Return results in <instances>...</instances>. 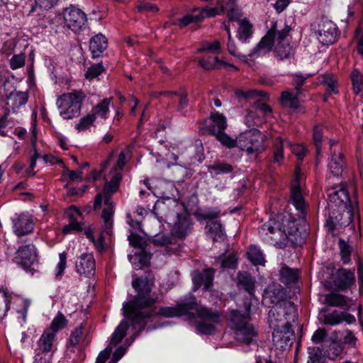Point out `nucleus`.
Wrapping results in <instances>:
<instances>
[{"label": "nucleus", "mask_w": 363, "mask_h": 363, "mask_svg": "<svg viewBox=\"0 0 363 363\" xmlns=\"http://www.w3.org/2000/svg\"><path fill=\"white\" fill-rule=\"evenodd\" d=\"M132 286L138 292L135 299L126 304L125 315L140 330L145 328V319L152 316L155 311L151 307L156 303L157 297L150 296L151 284L147 278L139 277L132 281Z\"/></svg>", "instance_id": "nucleus-1"}, {"label": "nucleus", "mask_w": 363, "mask_h": 363, "mask_svg": "<svg viewBox=\"0 0 363 363\" xmlns=\"http://www.w3.org/2000/svg\"><path fill=\"white\" fill-rule=\"evenodd\" d=\"M277 23H272L271 28L260 42L250 53V57L259 56L268 52L276 43L275 53L279 60L289 58L294 54V50L289 43L290 26H285L277 30Z\"/></svg>", "instance_id": "nucleus-2"}, {"label": "nucleus", "mask_w": 363, "mask_h": 363, "mask_svg": "<svg viewBox=\"0 0 363 363\" xmlns=\"http://www.w3.org/2000/svg\"><path fill=\"white\" fill-rule=\"evenodd\" d=\"M121 179V172H115L110 181L104 184L102 191L97 194L94 199L93 208L95 211L100 210L102 206H104L101 218L107 232L112 228L113 216L115 211V203L112 201V196L118 191Z\"/></svg>", "instance_id": "nucleus-3"}, {"label": "nucleus", "mask_w": 363, "mask_h": 363, "mask_svg": "<svg viewBox=\"0 0 363 363\" xmlns=\"http://www.w3.org/2000/svg\"><path fill=\"white\" fill-rule=\"evenodd\" d=\"M279 223L275 220H270L258 228V232L262 238L267 242L274 243L281 247L289 242L296 244L298 230L295 227L294 221H289V230L286 231L279 228Z\"/></svg>", "instance_id": "nucleus-4"}, {"label": "nucleus", "mask_w": 363, "mask_h": 363, "mask_svg": "<svg viewBox=\"0 0 363 363\" xmlns=\"http://www.w3.org/2000/svg\"><path fill=\"white\" fill-rule=\"evenodd\" d=\"M250 306L245 314L237 310H232L228 315L230 328L235 333V338L240 343L250 345L257 337L258 331L254 325L250 324Z\"/></svg>", "instance_id": "nucleus-5"}, {"label": "nucleus", "mask_w": 363, "mask_h": 363, "mask_svg": "<svg viewBox=\"0 0 363 363\" xmlns=\"http://www.w3.org/2000/svg\"><path fill=\"white\" fill-rule=\"evenodd\" d=\"M297 318L294 304L289 300H284L270 309L268 322L270 328L286 327L294 323Z\"/></svg>", "instance_id": "nucleus-6"}, {"label": "nucleus", "mask_w": 363, "mask_h": 363, "mask_svg": "<svg viewBox=\"0 0 363 363\" xmlns=\"http://www.w3.org/2000/svg\"><path fill=\"white\" fill-rule=\"evenodd\" d=\"M85 97L86 95L82 90H74L59 96L56 105L60 111V116L67 120L79 116Z\"/></svg>", "instance_id": "nucleus-7"}, {"label": "nucleus", "mask_w": 363, "mask_h": 363, "mask_svg": "<svg viewBox=\"0 0 363 363\" xmlns=\"http://www.w3.org/2000/svg\"><path fill=\"white\" fill-rule=\"evenodd\" d=\"M196 315L192 316L194 319L196 330L203 334L211 335L216 330V325L220 323L221 313L217 311L206 306L199 308V305L195 309ZM192 313H191V315ZM190 318H191L189 317Z\"/></svg>", "instance_id": "nucleus-8"}, {"label": "nucleus", "mask_w": 363, "mask_h": 363, "mask_svg": "<svg viewBox=\"0 0 363 363\" xmlns=\"http://www.w3.org/2000/svg\"><path fill=\"white\" fill-rule=\"evenodd\" d=\"M265 136L257 128H250L238 135V147L247 155L257 157L266 150Z\"/></svg>", "instance_id": "nucleus-9"}, {"label": "nucleus", "mask_w": 363, "mask_h": 363, "mask_svg": "<svg viewBox=\"0 0 363 363\" xmlns=\"http://www.w3.org/2000/svg\"><path fill=\"white\" fill-rule=\"evenodd\" d=\"M13 262L26 272L33 274L38 263V252L33 242L18 246L13 257Z\"/></svg>", "instance_id": "nucleus-10"}, {"label": "nucleus", "mask_w": 363, "mask_h": 363, "mask_svg": "<svg viewBox=\"0 0 363 363\" xmlns=\"http://www.w3.org/2000/svg\"><path fill=\"white\" fill-rule=\"evenodd\" d=\"M197 306L196 297L189 294L181 299L174 306L162 307L158 310L157 314L163 318H174L182 315L191 317V311Z\"/></svg>", "instance_id": "nucleus-11"}, {"label": "nucleus", "mask_w": 363, "mask_h": 363, "mask_svg": "<svg viewBox=\"0 0 363 363\" xmlns=\"http://www.w3.org/2000/svg\"><path fill=\"white\" fill-rule=\"evenodd\" d=\"M63 18L67 26L74 33L81 31L87 21L85 13L72 6L65 9Z\"/></svg>", "instance_id": "nucleus-12"}, {"label": "nucleus", "mask_w": 363, "mask_h": 363, "mask_svg": "<svg viewBox=\"0 0 363 363\" xmlns=\"http://www.w3.org/2000/svg\"><path fill=\"white\" fill-rule=\"evenodd\" d=\"M301 170L296 167L291 185V202L303 216L306 215V203L303 199L299 182Z\"/></svg>", "instance_id": "nucleus-13"}, {"label": "nucleus", "mask_w": 363, "mask_h": 363, "mask_svg": "<svg viewBox=\"0 0 363 363\" xmlns=\"http://www.w3.org/2000/svg\"><path fill=\"white\" fill-rule=\"evenodd\" d=\"M318 41L323 45H328L335 43L337 36V27L330 20H323L318 24L315 32Z\"/></svg>", "instance_id": "nucleus-14"}, {"label": "nucleus", "mask_w": 363, "mask_h": 363, "mask_svg": "<svg viewBox=\"0 0 363 363\" xmlns=\"http://www.w3.org/2000/svg\"><path fill=\"white\" fill-rule=\"evenodd\" d=\"M272 332V341L274 346L279 350H285L291 343L294 333L291 329V325L286 327L271 328Z\"/></svg>", "instance_id": "nucleus-15"}, {"label": "nucleus", "mask_w": 363, "mask_h": 363, "mask_svg": "<svg viewBox=\"0 0 363 363\" xmlns=\"http://www.w3.org/2000/svg\"><path fill=\"white\" fill-rule=\"evenodd\" d=\"M28 100V93L14 90L6 96V111L8 113H16L24 106Z\"/></svg>", "instance_id": "nucleus-16"}, {"label": "nucleus", "mask_w": 363, "mask_h": 363, "mask_svg": "<svg viewBox=\"0 0 363 363\" xmlns=\"http://www.w3.org/2000/svg\"><path fill=\"white\" fill-rule=\"evenodd\" d=\"M33 230V219L31 216L28 213H21L13 220V230L18 237L31 233Z\"/></svg>", "instance_id": "nucleus-17"}, {"label": "nucleus", "mask_w": 363, "mask_h": 363, "mask_svg": "<svg viewBox=\"0 0 363 363\" xmlns=\"http://www.w3.org/2000/svg\"><path fill=\"white\" fill-rule=\"evenodd\" d=\"M76 270L84 276L94 274L95 272V259L94 255L91 253H83L76 262Z\"/></svg>", "instance_id": "nucleus-18"}, {"label": "nucleus", "mask_w": 363, "mask_h": 363, "mask_svg": "<svg viewBox=\"0 0 363 363\" xmlns=\"http://www.w3.org/2000/svg\"><path fill=\"white\" fill-rule=\"evenodd\" d=\"M215 270L208 268L200 272L196 271L193 274L192 281L194 285V290H197L203 285L205 290H208L212 285Z\"/></svg>", "instance_id": "nucleus-19"}, {"label": "nucleus", "mask_w": 363, "mask_h": 363, "mask_svg": "<svg viewBox=\"0 0 363 363\" xmlns=\"http://www.w3.org/2000/svg\"><path fill=\"white\" fill-rule=\"evenodd\" d=\"M344 321L347 323H352L355 321V318L351 314L336 310L325 314L323 317V323L325 325H337Z\"/></svg>", "instance_id": "nucleus-20"}, {"label": "nucleus", "mask_w": 363, "mask_h": 363, "mask_svg": "<svg viewBox=\"0 0 363 363\" xmlns=\"http://www.w3.org/2000/svg\"><path fill=\"white\" fill-rule=\"evenodd\" d=\"M211 123L208 125V131L211 134H217L225 131L227 128V120L223 113L218 112L212 113L209 117Z\"/></svg>", "instance_id": "nucleus-21"}, {"label": "nucleus", "mask_w": 363, "mask_h": 363, "mask_svg": "<svg viewBox=\"0 0 363 363\" xmlns=\"http://www.w3.org/2000/svg\"><path fill=\"white\" fill-rule=\"evenodd\" d=\"M354 283V274L353 272L340 269L337 272L335 285L340 290H346Z\"/></svg>", "instance_id": "nucleus-22"}, {"label": "nucleus", "mask_w": 363, "mask_h": 363, "mask_svg": "<svg viewBox=\"0 0 363 363\" xmlns=\"http://www.w3.org/2000/svg\"><path fill=\"white\" fill-rule=\"evenodd\" d=\"M284 293L283 291V289L280 285L273 284L269 286L264 292L263 299L265 301H269L271 303H274L275 305L282 302V301L285 300L283 298Z\"/></svg>", "instance_id": "nucleus-23"}, {"label": "nucleus", "mask_w": 363, "mask_h": 363, "mask_svg": "<svg viewBox=\"0 0 363 363\" xmlns=\"http://www.w3.org/2000/svg\"><path fill=\"white\" fill-rule=\"evenodd\" d=\"M191 225L192 223L189 218L179 216L174 225L172 233L179 238H183L191 231Z\"/></svg>", "instance_id": "nucleus-24"}, {"label": "nucleus", "mask_w": 363, "mask_h": 363, "mask_svg": "<svg viewBox=\"0 0 363 363\" xmlns=\"http://www.w3.org/2000/svg\"><path fill=\"white\" fill-rule=\"evenodd\" d=\"M146 209L143 207H138L133 213L127 214V223L133 229L143 232L141 228V223L146 215Z\"/></svg>", "instance_id": "nucleus-25"}, {"label": "nucleus", "mask_w": 363, "mask_h": 363, "mask_svg": "<svg viewBox=\"0 0 363 363\" xmlns=\"http://www.w3.org/2000/svg\"><path fill=\"white\" fill-rule=\"evenodd\" d=\"M328 166L330 172L334 176L338 177L340 175L345 167L343 155L338 151L336 153V150L335 149Z\"/></svg>", "instance_id": "nucleus-26"}, {"label": "nucleus", "mask_w": 363, "mask_h": 363, "mask_svg": "<svg viewBox=\"0 0 363 363\" xmlns=\"http://www.w3.org/2000/svg\"><path fill=\"white\" fill-rule=\"evenodd\" d=\"M107 40L102 34L94 36L89 43V49L94 57H99L107 48Z\"/></svg>", "instance_id": "nucleus-27"}, {"label": "nucleus", "mask_w": 363, "mask_h": 363, "mask_svg": "<svg viewBox=\"0 0 363 363\" xmlns=\"http://www.w3.org/2000/svg\"><path fill=\"white\" fill-rule=\"evenodd\" d=\"M55 340L56 335L45 329L37 342L36 349L51 352Z\"/></svg>", "instance_id": "nucleus-28"}, {"label": "nucleus", "mask_w": 363, "mask_h": 363, "mask_svg": "<svg viewBox=\"0 0 363 363\" xmlns=\"http://www.w3.org/2000/svg\"><path fill=\"white\" fill-rule=\"evenodd\" d=\"M113 98H106L100 101L96 105H95L91 113L96 116L101 118L102 119H106L110 111V106L112 104Z\"/></svg>", "instance_id": "nucleus-29"}, {"label": "nucleus", "mask_w": 363, "mask_h": 363, "mask_svg": "<svg viewBox=\"0 0 363 363\" xmlns=\"http://www.w3.org/2000/svg\"><path fill=\"white\" fill-rule=\"evenodd\" d=\"M330 201L334 203L336 206H346L350 203V195L347 189L340 188L329 194Z\"/></svg>", "instance_id": "nucleus-30"}, {"label": "nucleus", "mask_w": 363, "mask_h": 363, "mask_svg": "<svg viewBox=\"0 0 363 363\" xmlns=\"http://www.w3.org/2000/svg\"><path fill=\"white\" fill-rule=\"evenodd\" d=\"M234 167L226 162H216L208 167V171L212 178H216L220 174H229L233 172Z\"/></svg>", "instance_id": "nucleus-31"}, {"label": "nucleus", "mask_w": 363, "mask_h": 363, "mask_svg": "<svg viewBox=\"0 0 363 363\" xmlns=\"http://www.w3.org/2000/svg\"><path fill=\"white\" fill-rule=\"evenodd\" d=\"M128 328V321L123 320L112 334L108 346H116L119 344L126 335Z\"/></svg>", "instance_id": "nucleus-32"}, {"label": "nucleus", "mask_w": 363, "mask_h": 363, "mask_svg": "<svg viewBox=\"0 0 363 363\" xmlns=\"http://www.w3.org/2000/svg\"><path fill=\"white\" fill-rule=\"evenodd\" d=\"M324 303L329 306L342 308L347 305V299L344 295L331 292L325 296Z\"/></svg>", "instance_id": "nucleus-33"}, {"label": "nucleus", "mask_w": 363, "mask_h": 363, "mask_svg": "<svg viewBox=\"0 0 363 363\" xmlns=\"http://www.w3.org/2000/svg\"><path fill=\"white\" fill-rule=\"evenodd\" d=\"M204 18L203 14L199 10L194 11L191 13H188L182 18L177 20L173 25L178 26L180 28H183L191 23H197Z\"/></svg>", "instance_id": "nucleus-34"}, {"label": "nucleus", "mask_w": 363, "mask_h": 363, "mask_svg": "<svg viewBox=\"0 0 363 363\" xmlns=\"http://www.w3.org/2000/svg\"><path fill=\"white\" fill-rule=\"evenodd\" d=\"M299 95L300 93H297V94L294 95L291 91H282L280 96V103L285 107L297 109L299 106Z\"/></svg>", "instance_id": "nucleus-35"}, {"label": "nucleus", "mask_w": 363, "mask_h": 363, "mask_svg": "<svg viewBox=\"0 0 363 363\" xmlns=\"http://www.w3.org/2000/svg\"><path fill=\"white\" fill-rule=\"evenodd\" d=\"M67 324V319L62 312H58L56 316L52 320L49 328H46L55 335H57L58 331L65 328Z\"/></svg>", "instance_id": "nucleus-36"}, {"label": "nucleus", "mask_w": 363, "mask_h": 363, "mask_svg": "<svg viewBox=\"0 0 363 363\" xmlns=\"http://www.w3.org/2000/svg\"><path fill=\"white\" fill-rule=\"evenodd\" d=\"M280 280L285 284H293L298 281L299 274L297 269L284 267L279 272Z\"/></svg>", "instance_id": "nucleus-37"}, {"label": "nucleus", "mask_w": 363, "mask_h": 363, "mask_svg": "<svg viewBox=\"0 0 363 363\" xmlns=\"http://www.w3.org/2000/svg\"><path fill=\"white\" fill-rule=\"evenodd\" d=\"M238 283L250 295L253 294L255 291V281L251 275L247 272H239L238 274Z\"/></svg>", "instance_id": "nucleus-38"}, {"label": "nucleus", "mask_w": 363, "mask_h": 363, "mask_svg": "<svg viewBox=\"0 0 363 363\" xmlns=\"http://www.w3.org/2000/svg\"><path fill=\"white\" fill-rule=\"evenodd\" d=\"M36 142H37V135H36V133H33L32 138H31V146H32L34 153L30 157V165L26 171V172L28 177H33L35 175V172L33 170L36 165V160L40 157V154L38 152V150H37Z\"/></svg>", "instance_id": "nucleus-39"}, {"label": "nucleus", "mask_w": 363, "mask_h": 363, "mask_svg": "<svg viewBox=\"0 0 363 363\" xmlns=\"http://www.w3.org/2000/svg\"><path fill=\"white\" fill-rule=\"evenodd\" d=\"M247 255V258L254 265H263L265 262L264 255L260 249L255 245L250 247Z\"/></svg>", "instance_id": "nucleus-40"}, {"label": "nucleus", "mask_w": 363, "mask_h": 363, "mask_svg": "<svg viewBox=\"0 0 363 363\" xmlns=\"http://www.w3.org/2000/svg\"><path fill=\"white\" fill-rule=\"evenodd\" d=\"M252 24L246 19L239 23L238 38L242 42H246L252 35Z\"/></svg>", "instance_id": "nucleus-41"}, {"label": "nucleus", "mask_w": 363, "mask_h": 363, "mask_svg": "<svg viewBox=\"0 0 363 363\" xmlns=\"http://www.w3.org/2000/svg\"><path fill=\"white\" fill-rule=\"evenodd\" d=\"M350 78L354 94L363 95V77L361 72L354 69L351 72Z\"/></svg>", "instance_id": "nucleus-42"}, {"label": "nucleus", "mask_w": 363, "mask_h": 363, "mask_svg": "<svg viewBox=\"0 0 363 363\" xmlns=\"http://www.w3.org/2000/svg\"><path fill=\"white\" fill-rule=\"evenodd\" d=\"M220 49V43L219 40H214L213 42L204 41L201 45L196 51V53H201L203 52H209L213 54L219 52Z\"/></svg>", "instance_id": "nucleus-43"}, {"label": "nucleus", "mask_w": 363, "mask_h": 363, "mask_svg": "<svg viewBox=\"0 0 363 363\" xmlns=\"http://www.w3.org/2000/svg\"><path fill=\"white\" fill-rule=\"evenodd\" d=\"M167 206L164 201H157L152 209V213L160 222L164 221L168 216Z\"/></svg>", "instance_id": "nucleus-44"}, {"label": "nucleus", "mask_w": 363, "mask_h": 363, "mask_svg": "<svg viewBox=\"0 0 363 363\" xmlns=\"http://www.w3.org/2000/svg\"><path fill=\"white\" fill-rule=\"evenodd\" d=\"M285 144V141L281 138H277L274 143V151L273 156V162L274 163L280 164L284 158V146Z\"/></svg>", "instance_id": "nucleus-45"}, {"label": "nucleus", "mask_w": 363, "mask_h": 363, "mask_svg": "<svg viewBox=\"0 0 363 363\" xmlns=\"http://www.w3.org/2000/svg\"><path fill=\"white\" fill-rule=\"evenodd\" d=\"M308 358L307 363H323V355L322 350L318 347H311L308 349Z\"/></svg>", "instance_id": "nucleus-46"}, {"label": "nucleus", "mask_w": 363, "mask_h": 363, "mask_svg": "<svg viewBox=\"0 0 363 363\" xmlns=\"http://www.w3.org/2000/svg\"><path fill=\"white\" fill-rule=\"evenodd\" d=\"M216 139L224 146L228 148H233L235 147H238V136L233 139L227 135L224 131L215 135Z\"/></svg>", "instance_id": "nucleus-47"}, {"label": "nucleus", "mask_w": 363, "mask_h": 363, "mask_svg": "<svg viewBox=\"0 0 363 363\" xmlns=\"http://www.w3.org/2000/svg\"><path fill=\"white\" fill-rule=\"evenodd\" d=\"M224 11H226L227 16L230 21H237L240 16V11L234 1L228 2L224 6Z\"/></svg>", "instance_id": "nucleus-48"}, {"label": "nucleus", "mask_w": 363, "mask_h": 363, "mask_svg": "<svg viewBox=\"0 0 363 363\" xmlns=\"http://www.w3.org/2000/svg\"><path fill=\"white\" fill-rule=\"evenodd\" d=\"M199 64L204 69H214L217 64H224L223 62L219 60L218 57L206 56L199 60Z\"/></svg>", "instance_id": "nucleus-49"}, {"label": "nucleus", "mask_w": 363, "mask_h": 363, "mask_svg": "<svg viewBox=\"0 0 363 363\" xmlns=\"http://www.w3.org/2000/svg\"><path fill=\"white\" fill-rule=\"evenodd\" d=\"M83 333V327L82 325L77 327L72 331L68 340V348L74 349L79 345Z\"/></svg>", "instance_id": "nucleus-50"}, {"label": "nucleus", "mask_w": 363, "mask_h": 363, "mask_svg": "<svg viewBox=\"0 0 363 363\" xmlns=\"http://www.w3.org/2000/svg\"><path fill=\"white\" fill-rule=\"evenodd\" d=\"M339 247L340 250L341 260L343 264H348L350 262L352 252L351 247L342 239H339Z\"/></svg>", "instance_id": "nucleus-51"}, {"label": "nucleus", "mask_w": 363, "mask_h": 363, "mask_svg": "<svg viewBox=\"0 0 363 363\" xmlns=\"http://www.w3.org/2000/svg\"><path fill=\"white\" fill-rule=\"evenodd\" d=\"M236 96L238 97H242L246 99H256L258 97H263L266 99H268L269 96L268 94L262 91H257V90H250L247 91H236Z\"/></svg>", "instance_id": "nucleus-52"}, {"label": "nucleus", "mask_w": 363, "mask_h": 363, "mask_svg": "<svg viewBox=\"0 0 363 363\" xmlns=\"http://www.w3.org/2000/svg\"><path fill=\"white\" fill-rule=\"evenodd\" d=\"M67 267V253L62 252L59 254V262L55 267V277L60 279L64 274Z\"/></svg>", "instance_id": "nucleus-53"}, {"label": "nucleus", "mask_w": 363, "mask_h": 363, "mask_svg": "<svg viewBox=\"0 0 363 363\" xmlns=\"http://www.w3.org/2000/svg\"><path fill=\"white\" fill-rule=\"evenodd\" d=\"M104 71V67L102 64H94L88 68L85 73V77L89 80H92L102 74Z\"/></svg>", "instance_id": "nucleus-54"}, {"label": "nucleus", "mask_w": 363, "mask_h": 363, "mask_svg": "<svg viewBox=\"0 0 363 363\" xmlns=\"http://www.w3.org/2000/svg\"><path fill=\"white\" fill-rule=\"evenodd\" d=\"M35 5L30 8V13L35 11L36 7L38 6L45 10H48L54 7L58 3L59 0H34Z\"/></svg>", "instance_id": "nucleus-55"}, {"label": "nucleus", "mask_w": 363, "mask_h": 363, "mask_svg": "<svg viewBox=\"0 0 363 363\" xmlns=\"http://www.w3.org/2000/svg\"><path fill=\"white\" fill-rule=\"evenodd\" d=\"M95 120L96 118L94 115L90 113L80 119L79 122L76 125V128L79 131L84 130L89 128L94 123Z\"/></svg>", "instance_id": "nucleus-56"}, {"label": "nucleus", "mask_w": 363, "mask_h": 363, "mask_svg": "<svg viewBox=\"0 0 363 363\" xmlns=\"http://www.w3.org/2000/svg\"><path fill=\"white\" fill-rule=\"evenodd\" d=\"M206 228L216 236H220L223 235V228L220 222L217 220H209L206 223Z\"/></svg>", "instance_id": "nucleus-57"}, {"label": "nucleus", "mask_w": 363, "mask_h": 363, "mask_svg": "<svg viewBox=\"0 0 363 363\" xmlns=\"http://www.w3.org/2000/svg\"><path fill=\"white\" fill-rule=\"evenodd\" d=\"M52 357V355L50 352H43L35 349L34 363H50Z\"/></svg>", "instance_id": "nucleus-58"}, {"label": "nucleus", "mask_w": 363, "mask_h": 363, "mask_svg": "<svg viewBox=\"0 0 363 363\" xmlns=\"http://www.w3.org/2000/svg\"><path fill=\"white\" fill-rule=\"evenodd\" d=\"M138 12H152L156 13L159 11V8L156 4L147 1H138L136 6Z\"/></svg>", "instance_id": "nucleus-59"}, {"label": "nucleus", "mask_w": 363, "mask_h": 363, "mask_svg": "<svg viewBox=\"0 0 363 363\" xmlns=\"http://www.w3.org/2000/svg\"><path fill=\"white\" fill-rule=\"evenodd\" d=\"M323 133L320 128L315 126L313 130V139L316 149V155L319 156L321 152Z\"/></svg>", "instance_id": "nucleus-60"}, {"label": "nucleus", "mask_w": 363, "mask_h": 363, "mask_svg": "<svg viewBox=\"0 0 363 363\" xmlns=\"http://www.w3.org/2000/svg\"><path fill=\"white\" fill-rule=\"evenodd\" d=\"M26 56L23 53L14 55L10 60V67L12 69H17L24 66Z\"/></svg>", "instance_id": "nucleus-61"}, {"label": "nucleus", "mask_w": 363, "mask_h": 363, "mask_svg": "<svg viewBox=\"0 0 363 363\" xmlns=\"http://www.w3.org/2000/svg\"><path fill=\"white\" fill-rule=\"evenodd\" d=\"M285 144L290 148L293 154H294L298 160H302L306 154V147L301 144L291 145L290 142L285 141Z\"/></svg>", "instance_id": "nucleus-62"}, {"label": "nucleus", "mask_w": 363, "mask_h": 363, "mask_svg": "<svg viewBox=\"0 0 363 363\" xmlns=\"http://www.w3.org/2000/svg\"><path fill=\"white\" fill-rule=\"evenodd\" d=\"M323 84H326L328 87V91L330 92L337 93L336 91V81L335 77L331 73H326L323 76Z\"/></svg>", "instance_id": "nucleus-63"}, {"label": "nucleus", "mask_w": 363, "mask_h": 363, "mask_svg": "<svg viewBox=\"0 0 363 363\" xmlns=\"http://www.w3.org/2000/svg\"><path fill=\"white\" fill-rule=\"evenodd\" d=\"M294 84L295 89L300 93L303 85L304 84L306 80L310 77L309 74H303L301 72H297L294 74Z\"/></svg>", "instance_id": "nucleus-64"}]
</instances>
